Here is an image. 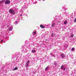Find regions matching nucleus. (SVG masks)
<instances>
[{"label": "nucleus", "instance_id": "nucleus-10", "mask_svg": "<svg viewBox=\"0 0 76 76\" xmlns=\"http://www.w3.org/2000/svg\"><path fill=\"white\" fill-rule=\"evenodd\" d=\"M35 50H32V53H35Z\"/></svg>", "mask_w": 76, "mask_h": 76}, {"label": "nucleus", "instance_id": "nucleus-9", "mask_svg": "<svg viewBox=\"0 0 76 76\" xmlns=\"http://www.w3.org/2000/svg\"><path fill=\"white\" fill-rule=\"evenodd\" d=\"M40 26L41 28H42L44 29V28L45 27L44 26H43L42 25H40Z\"/></svg>", "mask_w": 76, "mask_h": 76}, {"label": "nucleus", "instance_id": "nucleus-25", "mask_svg": "<svg viewBox=\"0 0 76 76\" xmlns=\"http://www.w3.org/2000/svg\"><path fill=\"white\" fill-rule=\"evenodd\" d=\"M39 0V1H40L41 0Z\"/></svg>", "mask_w": 76, "mask_h": 76}, {"label": "nucleus", "instance_id": "nucleus-11", "mask_svg": "<svg viewBox=\"0 0 76 76\" xmlns=\"http://www.w3.org/2000/svg\"><path fill=\"white\" fill-rule=\"evenodd\" d=\"M48 66L45 68V71H47V70L48 69Z\"/></svg>", "mask_w": 76, "mask_h": 76}, {"label": "nucleus", "instance_id": "nucleus-4", "mask_svg": "<svg viewBox=\"0 0 76 76\" xmlns=\"http://www.w3.org/2000/svg\"><path fill=\"white\" fill-rule=\"evenodd\" d=\"M61 57H62V58H64V57H65L64 54L63 53H62L61 54Z\"/></svg>", "mask_w": 76, "mask_h": 76}, {"label": "nucleus", "instance_id": "nucleus-18", "mask_svg": "<svg viewBox=\"0 0 76 76\" xmlns=\"http://www.w3.org/2000/svg\"><path fill=\"white\" fill-rule=\"evenodd\" d=\"M18 21H17L15 22V24H18Z\"/></svg>", "mask_w": 76, "mask_h": 76}, {"label": "nucleus", "instance_id": "nucleus-2", "mask_svg": "<svg viewBox=\"0 0 76 76\" xmlns=\"http://www.w3.org/2000/svg\"><path fill=\"white\" fill-rule=\"evenodd\" d=\"M4 3L5 4H9L10 3V1L9 0H6L4 2Z\"/></svg>", "mask_w": 76, "mask_h": 76}, {"label": "nucleus", "instance_id": "nucleus-19", "mask_svg": "<svg viewBox=\"0 0 76 76\" xmlns=\"http://www.w3.org/2000/svg\"><path fill=\"white\" fill-rule=\"evenodd\" d=\"M62 8H63V9H64V10H67V9H66V10L65 9V8H64V7H62Z\"/></svg>", "mask_w": 76, "mask_h": 76}, {"label": "nucleus", "instance_id": "nucleus-1", "mask_svg": "<svg viewBox=\"0 0 76 76\" xmlns=\"http://www.w3.org/2000/svg\"><path fill=\"white\" fill-rule=\"evenodd\" d=\"M9 12H10V13L12 14V15H14L15 14V11L12 9H10L9 10Z\"/></svg>", "mask_w": 76, "mask_h": 76}, {"label": "nucleus", "instance_id": "nucleus-16", "mask_svg": "<svg viewBox=\"0 0 76 76\" xmlns=\"http://www.w3.org/2000/svg\"><path fill=\"white\" fill-rule=\"evenodd\" d=\"M54 65H57V62H54Z\"/></svg>", "mask_w": 76, "mask_h": 76}, {"label": "nucleus", "instance_id": "nucleus-8", "mask_svg": "<svg viewBox=\"0 0 76 76\" xmlns=\"http://www.w3.org/2000/svg\"><path fill=\"white\" fill-rule=\"evenodd\" d=\"M18 69V68L17 67H15L14 69H13V70H16Z\"/></svg>", "mask_w": 76, "mask_h": 76}, {"label": "nucleus", "instance_id": "nucleus-3", "mask_svg": "<svg viewBox=\"0 0 76 76\" xmlns=\"http://www.w3.org/2000/svg\"><path fill=\"white\" fill-rule=\"evenodd\" d=\"M30 61L29 60H28L26 63L25 64V67H28V66H29V63Z\"/></svg>", "mask_w": 76, "mask_h": 76}, {"label": "nucleus", "instance_id": "nucleus-22", "mask_svg": "<svg viewBox=\"0 0 76 76\" xmlns=\"http://www.w3.org/2000/svg\"><path fill=\"white\" fill-rule=\"evenodd\" d=\"M3 40H1V42H3Z\"/></svg>", "mask_w": 76, "mask_h": 76}, {"label": "nucleus", "instance_id": "nucleus-14", "mask_svg": "<svg viewBox=\"0 0 76 76\" xmlns=\"http://www.w3.org/2000/svg\"><path fill=\"white\" fill-rule=\"evenodd\" d=\"M67 23V21H65L64 22V24H66Z\"/></svg>", "mask_w": 76, "mask_h": 76}, {"label": "nucleus", "instance_id": "nucleus-24", "mask_svg": "<svg viewBox=\"0 0 76 76\" xmlns=\"http://www.w3.org/2000/svg\"><path fill=\"white\" fill-rule=\"evenodd\" d=\"M43 1H45V0H42Z\"/></svg>", "mask_w": 76, "mask_h": 76}, {"label": "nucleus", "instance_id": "nucleus-13", "mask_svg": "<svg viewBox=\"0 0 76 76\" xmlns=\"http://www.w3.org/2000/svg\"><path fill=\"white\" fill-rule=\"evenodd\" d=\"M61 69L63 70V68H64V66H62L61 67Z\"/></svg>", "mask_w": 76, "mask_h": 76}, {"label": "nucleus", "instance_id": "nucleus-12", "mask_svg": "<svg viewBox=\"0 0 76 76\" xmlns=\"http://www.w3.org/2000/svg\"><path fill=\"white\" fill-rule=\"evenodd\" d=\"M74 37V35H73V34H72L70 37L71 38H73V37Z\"/></svg>", "mask_w": 76, "mask_h": 76}, {"label": "nucleus", "instance_id": "nucleus-15", "mask_svg": "<svg viewBox=\"0 0 76 76\" xmlns=\"http://www.w3.org/2000/svg\"><path fill=\"white\" fill-rule=\"evenodd\" d=\"M72 50V51H74L75 50V48H72L71 49Z\"/></svg>", "mask_w": 76, "mask_h": 76}, {"label": "nucleus", "instance_id": "nucleus-6", "mask_svg": "<svg viewBox=\"0 0 76 76\" xmlns=\"http://www.w3.org/2000/svg\"><path fill=\"white\" fill-rule=\"evenodd\" d=\"M37 33V31L36 30H34L33 32V35H35Z\"/></svg>", "mask_w": 76, "mask_h": 76}, {"label": "nucleus", "instance_id": "nucleus-17", "mask_svg": "<svg viewBox=\"0 0 76 76\" xmlns=\"http://www.w3.org/2000/svg\"><path fill=\"white\" fill-rule=\"evenodd\" d=\"M74 22L76 23V18H75V20L74 21Z\"/></svg>", "mask_w": 76, "mask_h": 76}, {"label": "nucleus", "instance_id": "nucleus-7", "mask_svg": "<svg viewBox=\"0 0 76 76\" xmlns=\"http://www.w3.org/2000/svg\"><path fill=\"white\" fill-rule=\"evenodd\" d=\"M55 23H53L52 24L51 27H54V26H55Z\"/></svg>", "mask_w": 76, "mask_h": 76}, {"label": "nucleus", "instance_id": "nucleus-26", "mask_svg": "<svg viewBox=\"0 0 76 76\" xmlns=\"http://www.w3.org/2000/svg\"><path fill=\"white\" fill-rule=\"evenodd\" d=\"M25 42H26V41Z\"/></svg>", "mask_w": 76, "mask_h": 76}, {"label": "nucleus", "instance_id": "nucleus-23", "mask_svg": "<svg viewBox=\"0 0 76 76\" xmlns=\"http://www.w3.org/2000/svg\"><path fill=\"white\" fill-rule=\"evenodd\" d=\"M20 16H22V15H20Z\"/></svg>", "mask_w": 76, "mask_h": 76}, {"label": "nucleus", "instance_id": "nucleus-5", "mask_svg": "<svg viewBox=\"0 0 76 76\" xmlns=\"http://www.w3.org/2000/svg\"><path fill=\"white\" fill-rule=\"evenodd\" d=\"M12 29H13V27H10L9 28V31H12Z\"/></svg>", "mask_w": 76, "mask_h": 76}, {"label": "nucleus", "instance_id": "nucleus-21", "mask_svg": "<svg viewBox=\"0 0 76 76\" xmlns=\"http://www.w3.org/2000/svg\"><path fill=\"white\" fill-rule=\"evenodd\" d=\"M26 70H28V68H26Z\"/></svg>", "mask_w": 76, "mask_h": 76}, {"label": "nucleus", "instance_id": "nucleus-20", "mask_svg": "<svg viewBox=\"0 0 76 76\" xmlns=\"http://www.w3.org/2000/svg\"><path fill=\"white\" fill-rule=\"evenodd\" d=\"M66 70V68H64V71Z\"/></svg>", "mask_w": 76, "mask_h": 76}]
</instances>
